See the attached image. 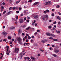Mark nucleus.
<instances>
[{
	"instance_id": "obj_23",
	"label": "nucleus",
	"mask_w": 61,
	"mask_h": 61,
	"mask_svg": "<svg viewBox=\"0 0 61 61\" xmlns=\"http://www.w3.org/2000/svg\"><path fill=\"white\" fill-rule=\"evenodd\" d=\"M24 52V51H23L22 52H21V53L20 54V55H22L23 54V53Z\"/></svg>"
},
{
	"instance_id": "obj_20",
	"label": "nucleus",
	"mask_w": 61,
	"mask_h": 61,
	"mask_svg": "<svg viewBox=\"0 0 61 61\" xmlns=\"http://www.w3.org/2000/svg\"><path fill=\"white\" fill-rule=\"evenodd\" d=\"M8 39H10L11 38V36H9L8 37Z\"/></svg>"
},
{
	"instance_id": "obj_11",
	"label": "nucleus",
	"mask_w": 61,
	"mask_h": 61,
	"mask_svg": "<svg viewBox=\"0 0 61 61\" xmlns=\"http://www.w3.org/2000/svg\"><path fill=\"white\" fill-rule=\"evenodd\" d=\"M20 22L21 23H23V22H24V20L22 19H20L19 20Z\"/></svg>"
},
{
	"instance_id": "obj_42",
	"label": "nucleus",
	"mask_w": 61,
	"mask_h": 61,
	"mask_svg": "<svg viewBox=\"0 0 61 61\" xmlns=\"http://www.w3.org/2000/svg\"><path fill=\"white\" fill-rule=\"evenodd\" d=\"M12 7H11L9 8V10H11V9H12Z\"/></svg>"
},
{
	"instance_id": "obj_12",
	"label": "nucleus",
	"mask_w": 61,
	"mask_h": 61,
	"mask_svg": "<svg viewBox=\"0 0 61 61\" xmlns=\"http://www.w3.org/2000/svg\"><path fill=\"white\" fill-rule=\"evenodd\" d=\"M56 18L59 20H60V19H61V18L59 17L58 16H56Z\"/></svg>"
},
{
	"instance_id": "obj_7",
	"label": "nucleus",
	"mask_w": 61,
	"mask_h": 61,
	"mask_svg": "<svg viewBox=\"0 0 61 61\" xmlns=\"http://www.w3.org/2000/svg\"><path fill=\"white\" fill-rule=\"evenodd\" d=\"M2 34L4 36H6L7 35V33L5 32L4 31L2 32Z\"/></svg>"
},
{
	"instance_id": "obj_30",
	"label": "nucleus",
	"mask_w": 61,
	"mask_h": 61,
	"mask_svg": "<svg viewBox=\"0 0 61 61\" xmlns=\"http://www.w3.org/2000/svg\"><path fill=\"white\" fill-rule=\"evenodd\" d=\"M41 42L42 43H45L44 40H42L41 41Z\"/></svg>"
},
{
	"instance_id": "obj_45",
	"label": "nucleus",
	"mask_w": 61,
	"mask_h": 61,
	"mask_svg": "<svg viewBox=\"0 0 61 61\" xmlns=\"http://www.w3.org/2000/svg\"><path fill=\"white\" fill-rule=\"evenodd\" d=\"M28 45H29V43H27L26 44V46H28Z\"/></svg>"
},
{
	"instance_id": "obj_29",
	"label": "nucleus",
	"mask_w": 61,
	"mask_h": 61,
	"mask_svg": "<svg viewBox=\"0 0 61 61\" xmlns=\"http://www.w3.org/2000/svg\"><path fill=\"white\" fill-rule=\"evenodd\" d=\"M53 39V38L52 37H50L49 39Z\"/></svg>"
},
{
	"instance_id": "obj_36",
	"label": "nucleus",
	"mask_w": 61,
	"mask_h": 61,
	"mask_svg": "<svg viewBox=\"0 0 61 61\" xmlns=\"http://www.w3.org/2000/svg\"><path fill=\"white\" fill-rule=\"evenodd\" d=\"M51 15L52 16H54V14L53 13H52L51 14Z\"/></svg>"
},
{
	"instance_id": "obj_59",
	"label": "nucleus",
	"mask_w": 61,
	"mask_h": 61,
	"mask_svg": "<svg viewBox=\"0 0 61 61\" xmlns=\"http://www.w3.org/2000/svg\"><path fill=\"white\" fill-rule=\"evenodd\" d=\"M12 9H13V10H15V7H13L12 8Z\"/></svg>"
},
{
	"instance_id": "obj_32",
	"label": "nucleus",
	"mask_w": 61,
	"mask_h": 61,
	"mask_svg": "<svg viewBox=\"0 0 61 61\" xmlns=\"http://www.w3.org/2000/svg\"><path fill=\"white\" fill-rule=\"evenodd\" d=\"M26 27V25H24L23 26V28H25Z\"/></svg>"
},
{
	"instance_id": "obj_3",
	"label": "nucleus",
	"mask_w": 61,
	"mask_h": 61,
	"mask_svg": "<svg viewBox=\"0 0 61 61\" xmlns=\"http://www.w3.org/2000/svg\"><path fill=\"white\" fill-rule=\"evenodd\" d=\"M45 4L46 5H52V2L51 1H49L45 3Z\"/></svg>"
},
{
	"instance_id": "obj_33",
	"label": "nucleus",
	"mask_w": 61,
	"mask_h": 61,
	"mask_svg": "<svg viewBox=\"0 0 61 61\" xmlns=\"http://www.w3.org/2000/svg\"><path fill=\"white\" fill-rule=\"evenodd\" d=\"M32 2V1L31 0H30L28 1V2H29V3H31Z\"/></svg>"
},
{
	"instance_id": "obj_60",
	"label": "nucleus",
	"mask_w": 61,
	"mask_h": 61,
	"mask_svg": "<svg viewBox=\"0 0 61 61\" xmlns=\"http://www.w3.org/2000/svg\"><path fill=\"white\" fill-rule=\"evenodd\" d=\"M40 51H41V52H43V50H42V49L40 50Z\"/></svg>"
},
{
	"instance_id": "obj_64",
	"label": "nucleus",
	"mask_w": 61,
	"mask_h": 61,
	"mask_svg": "<svg viewBox=\"0 0 61 61\" xmlns=\"http://www.w3.org/2000/svg\"><path fill=\"white\" fill-rule=\"evenodd\" d=\"M55 46L54 45H52V47H55Z\"/></svg>"
},
{
	"instance_id": "obj_28",
	"label": "nucleus",
	"mask_w": 61,
	"mask_h": 61,
	"mask_svg": "<svg viewBox=\"0 0 61 61\" xmlns=\"http://www.w3.org/2000/svg\"><path fill=\"white\" fill-rule=\"evenodd\" d=\"M53 36V34L50 33V35H49V36Z\"/></svg>"
},
{
	"instance_id": "obj_49",
	"label": "nucleus",
	"mask_w": 61,
	"mask_h": 61,
	"mask_svg": "<svg viewBox=\"0 0 61 61\" xmlns=\"http://www.w3.org/2000/svg\"><path fill=\"white\" fill-rule=\"evenodd\" d=\"M37 25V23H36L35 24V26H36V25Z\"/></svg>"
},
{
	"instance_id": "obj_15",
	"label": "nucleus",
	"mask_w": 61,
	"mask_h": 61,
	"mask_svg": "<svg viewBox=\"0 0 61 61\" xmlns=\"http://www.w3.org/2000/svg\"><path fill=\"white\" fill-rule=\"evenodd\" d=\"M15 28L14 27H11L10 28V29L11 30H12V29H14Z\"/></svg>"
},
{
	"instance_id": "obj_57",
	"label": "nucleus",
	"mask_w": 61,
	"mask_h": 61,
	"mask_svg": "<svg viewBox=\"0 0 61 61\" xmlns=\"http://www.w3.org/2000/svg\"><path fill=\"white\" fill-rule=\"evenodd\" d=\"M37 32H40V30H38L37 31Z\"/></svg>"
},
{
	"instance_id": "obj_61",
	"label": "nucleus",
	"mask_w": 61,
	"mask_h": 61,
	"mask_svg": "<svg viewBox=\"0 0 61 61\" xmlns=\"http://www.w3.org/2000/svg\"><path fill=\"white\" fill-rule=\"evenodd\" d=\"M12 41H14V39H11Z\"/></svg>"
},
{
	"instance_id": "obj_26",
	"label": "nucleus",
	"mask_w": 61,
	"mask_h": 61,
	"mask_svg": "<svg viewBox=\"0 0 61 61\" xmlns=\"http://www.w3.org/2000/svg\"><path fill=\"white\" fill-rule=\"evenodd\" d=\"M52 40L53 41H57L58 40L57 39H52Z\"/></svg>"
},
{
	"instance_id": "obj_53",
	"label": "nucleus",
	"mask_w": 61,
	"mask_h": 61,
	"mask_svg": "<svg viewBox=\"0 0 61 61\" xmlns=\"http://www.w3.org/2000/svg\"><path fill=\"white\" fill-rule=\"evenodd\" d=\"M29 20H27V23H29Z\"/></svg>"
},
{
	"instance_id": "obj_4",
	"label": "nucleus",
	"mask_w": 61,
	"mask_h": 61,
	"mask_svg": "<svg viewBox=\"0 0 61 61\" xmlns=\"http://www.w3.org/2000/svg\"><path fill=\"white\" fill-rule=\"evenodd\" d=\"M32 15L35 18H36V19L38 17V16L37 15H36V14H33Z\"/></svg>"
},
{
	"instance_id": "obj_6",
	"label": "nucleus",
	"mask_w": 61,
	"mask_h": 61,
	"mask_svg": "<svg viewBox=\"0 0 61 61\" xmlns=\"http://www.w3.org/2000/svg\"><path fill=\"white\" fill-rule=\"evenodd\" d=\"M18 34L19 35H20L22 33V30L21 29H20L18 31Z\"/></svg>"
},
{
	"instance_id": "obj_51",
	"label": "nucleus",
	"mask_w": 61,
	"mask_h": 61,
	"mask_svg": "<svg viewBox=\"0 0 61 61\" xmlns=\"http://www.w3.org/2000/svg\"><path fill=\"white\" fill-rule=\"evenodd\" d=\"M53 24H54V25L56 24V21H55L53 23Z\"/></svg>"
},
{
	"instance_id": "obj_24",
	"label": "nucleus",
	"mask_w": 61,
	"mask_h": 61,
	"mask_svg": "<svg viewBox=\"0 0 61 61\" xmlns=\"http://www.w3.org/2000/svg\"><path fill=\"white\" fill-rule=\"evenodd\" d=\"M20 2V0H19L18 1H16V4H18V3H19V2Z\"/></svg>"
},
{
	"instance_id": "obj_43",
	"label": "nucleus",
	"mask_w": 61,
	"mask_h": 61,
	"mask_svg": "<svg viewBox=\"0 0 61 61\" xmlns=\"http://www.w3.org/2000/svg\"><path fill=\"white\" fill-rule=\"evenodd\" d=\"M34 35H37V32H35L34 33Z\"/></svg>"
},
{
	"instance_id": "obj_8",
	"label": "nucleus",
	"mask_w": 61,
	"mask_h": 61,
	"mask_svg": "<svg viewBox=\"0 0 61 61\" xmlns=\"http://www.w3.org/2000/svg\"><path fill=\"white\" fill-rule=\"evenodd\" d=\"M39 3V2H36L33 4V6H35V5H36L38 4Z\"/></svg>"
},
{
	"instance_id": "obj_10",
	"label": "nucleus",
	"mask_w": 61,
	"mask_h": 61,
	"mask_svg": "<svg viewBox=\"0 0 61 61\" xmlns=\"http://www.w3.org/2000/svg\"><path fill=\"white\" fill-rule=\"evenodd\" d=\"M1 12H2L3 11V10L4 9V7L3 6H1Z\"/></svg>"
},
{
	"instance_id": "obj_62",
	"label": "nucleus",
	"mask_w": 61,
	"mask_h": 61,
	"mask_svg": "<svg viewBox=\"0 0 61 61\" xmlns=\"http://www.w3.org/2000/svg\"><path fill=\"white\" fill-rule=\"evenodd\" d=\"M19 9L20 10L21 9V7L19 8Z\"/></svg>"
},
{
	"instance_id": "obj_13",
	"label": "nucleus",
	"mask_w": 61,
	"mask_h": 61,
	"mask_svg": "<svg viewBox=\"0 0 61 61\" xmlns=\"http://www.w3.org/2000/svg\"><path fill=\"white\" fill-rule=\"evenodd\" d=\"M42 19H43V20H46V18H45V17L44 16H42Z\"/></svg>"
},
{
	"instance_id": "obj_27",
	"label": "nucleus",
	"mask_w": 61,
	"mask_h": 61,
	"mask_svg": "<svg viewBox=\"0 0 61 61\" xmlns=\"http://www.w3.org/2000/svg\"><path fill=\"white\" fill-rule=\"evenodd\" d=\"M44 43H46V42H47L48 41L47 40H44Z\"/></svg>"
},
{
	"instance_id": "obj_63",
	"label": "nucleus",
	"mask_w": 61,
	"mask_h": 61,
	"mask_svg": "<svg viewBox=\"0 0 61 61\" xmlns=\"http://www.w3.org/2000/svg\"><path fill=\"white\" fill-rule=\"evenodd\" d=\"M10 43L11 44H13V42L11 41H10Z\"/></svg>"
},
{
	"instance_id": "obj_1",
	"label": "nucleus",
	"mask_w": 61,
	"mask_h": 61,
	"mask_svg": "<svg viewBox=\"0 0 61 61\" xmlns=\"http://www.w3.org/2000/svg\"><path fill=\"white\" fill-rule=\"evenodd\" d=\"M17 40L19 43L22 46L23 43L21 42V41H22V39H21V38H20V37H19L17 39Z\"/></svg>"
},
{
	"instance_id": "obj_40",
	"label": "nucleus",
	"mask_w": 61,
	"mask_h": 61,
	"mask_svg": "<svg viewBox=\"0 0 61 61\" xmlns=\"http://www.w3.org/2000/svg\"><path fill=\"white\" fill-rule=\"evenodd\" d=\"M6 13V11H5L4 12H3V14H5Z\"/></svg>"
},
{
	"instance_id": "obj_37",
	"label": "nucleus",
	"mask_w": 61,
	"mask_h": 61,
	"mask_svg": "<svg viewBox=\"0 0 61 61\" xmlns=\"http://www.w3.org/2000/svg\"><path fill=\"white\" fill-rule=\"evenodd\" d=\"M52 36H53V37H55V36H56V35H55L54 34H52Z\"/></svg>"
},
{
	"instance_id": "obj_47",
	"label": "nucleus",
	"mask_w": 61,
	"mask_h": 61,
	"mask_svg": "<svg viewBox=\"0 0 61 61\" xmlns=\"http://www.w3.org/2000/svg\"><path fill=\"white\" fill-rule=\"evenodd\" d=\"M27 59H28V60H29V59H30V58L29 57H26Z\"/></svg>"
},
{
	"instance_id": "obj_56",
	"label": "nucleus",
	"mask_w": 61,
	"mask_h": 61,
	"mask_svg": "<svg viewBox=\"0 0 61 61\" xmlns=\"http://www.w3.org/2000/svg\"><path fill=\"white\" fill-rule=\"evenodd\" d=\"M34 23H36V20H34Z\"/></svg>"
},
{
	"instance_id": "obj_35",
	"label": "nucleus",
	"mask_w": 61,
	"mask_h": 61,
	"mask_svg": "<svg viewBox=\"0 0 61 61\" xmlns=\"http://www.w3.org/2000/svg\"><path fill=\"white\" fill-rule=\"evenodd\" d=\"M3 41H4V42H6V39H5L3 40Z\"/></svg>"
},
{
	"instance_id": "obj_38",
	"label": "nucleus",
	"mask_w": 61,
	"mask_h": 61,
	"mask_svg": "<svg viewBox=\"0 0 61 61\" xmlns=\"http://www.w3.org/2000/svg\"><path fill=\"white\" fill-rule=\"evenodd\" d=\"M28 39H31V37H30V36H28Z\"/></svg>"
},
{
	"instance_id": "obj_34",
	"label": "nucleus",
	"mask_w": 61,
	"mask_h": 61,
	"mask_svg": "<svg viewBox=\"0 0 61 61\" xmlns=\"http://www.w3.org/2000/svg\"><path fill=\"white\" fill-rule=\"evenodd\" d=\"M32 31H35V30L34 29V28H32Z\"/></svg>"
},
{
	"instance_id": "obj_39",
	"label": "nucleus",
	"mask_w": 61,
	"mask_h": 61,
	"mask_svg": "<svg viewBox=\"0 0 61 61\" xmlns=\"http://www.w3.org/2000/svg\"><path fill=\"white\" fill-rule=\"evenodd\" d=\"M60 24H61V22H60L59 21L58 22V25H60Z\"/></svg>"
},
{
	"instance_id": "obj_50",
	"label": "nucleus",
	"mask_w": 61,
	"mask_h": 61,
	"mask_svg": "<svg viewBox=\"0 0 61 61\" xmlns=\"http://www.w3.org/2000/svg\"><path fill=\"white\" fill-rule=\"evenodd\" d=\"M27 58L26 57H25L24 58V59H25V60H26Z\"/></svg>"
},
{
	"instance_id": "obj_14",
	"label": "nucleus",
	"mask_w": 61,
	"mask_h": 61,
	"mask_svg": "<svg viewBox=\"0 0 61 61\" xmlns=\"http://www.w3.org/2000/svg\"><path fill=\"white\" fill-rule=\"evenodd\" d=\"M52 55L53 56H54V57H56L57 56L56 55L54 54H52Z\"/></svg>"
},
{
	"instance_id": "obj_2",
	"label": "nucleus",
	"mask_w": 61,
	"mask_h": 61,
	"mask_svg": "<svg viewBox=\"0 0 61 61\" xmlns=\"http://www.w3.org/2000/svg\"><path fill=\"white\" fill-rule=\"evenodd\" d=\"M7 49V50L6 52V55H9V53L11 52V51H10V50H9V46H7L6 47Z\"/></svg>"
},
{
	"instance_id": "obj_48",
	"label": "nucleus",
	"mask_w": 61,
	"mask_h": 61,
	"mask_svg": "<svg viewBox=\"0 0 61 61\" xmlns=\"http://www.w3.org/2000/svg\"><path fill=\"white\" fill-rule=\"evenodd\" d=\"M46 11L47 12H49V10H46Z\"/></svg>"
},
{
	"instance_id": "obj_19",
	"label": "nucleus",
	"mask_w": 61,
	"mask_h": 61,
	"mask_svg": "<svg viewBox=\"0 0 61 61\" xmlns=\"http://www.w3.org/2000/svg\"><path fill=\"white\" fill-rule=\"evenodd\" d=\"M48 28L50 29H51L52 28V26L50 25L48 26Z\"/></svg>"
},
{
	"instance_id": "obj_55",
	"label": "nucleus",
	"mask_w": 61,
	"mask_h": 61,
	"mask_svg": "<svg viewBox=\"0 0 61 61\" xmlns=\"http://www.w3.org/2000/svg\"><path fill=\"white\" fill-rule=\"evenodd\" d=\"M26 17H25L24 18V20H26Z\"/></svg>"
},
{
	"instance_id": "obj_52",
	"label": "nucleus",
	"mask_w": 61,
	"mask_h": 61,
	"mask_svg": "<svg viewBox=\"0 0 61 61\" xmlns=\"http://www.w3.org/2000/svg\"><path fill=\"white\" fill-rule=\"evenodd\" d=\"M3 56H2L0 58V59H2V58H3Z\"/></svg>"
},
{
	"instance_id": "obj_25",
	"label": "nucleus",
	"mask_w": 61,
	"mask_h": 61,
	"mask_svg": "<svg viewBox=\"0 0 61 61\" xmlns=\"http://www.w3.org/2000/svg\"><path fill=\"white\" fill-rule=\"evenodd\" d=\"M9 2L10 3V4H12V0H9Z\"/></svg>"
},
{
	"instance_id": "obj_41",
	"label": "nucleus",
	"mask_w": 61,
	"mask_h": 61,
	"mask_svg": "<svg viewBox=\"0 0 61 61\" xmlns=\"http://www.w3.org/2000/svg\"><path fill=\"white\" fill-rule=\"evenodd\" d=\"M21 35H22V36H23L24 35H25V33H23L21 34Z\"/></svg>"
},
{
	"instance_id": "obj_18",
	"label": "nucleus",
	"mask_w": 61,
	"mask_h": 61,
	"mask_svg": "<svg viewBox=\"0 0 61 61\" xmlns=\"http://www.w3.org/2000/svg\"><path fill=\"white\" fill-rule=\"evenodd\" d=\"M11 13V11H9L7 13V14L8 15H9V14H10Z\"/></svg>"
},
{
	"instance_id": "obj_17",
	"label": "nucleus",
	"mask_w": 61,
	"mask_h": 61,
	"mask_svg": "<svg viewBox=\"0 0 61 61\" xmlns=\"http://www.w3.org/2000/svg\"><path fill=\"white\" fill-rule=\"evenodd\" d=\"M45 17L46 19H48V15H45Z\"/></svg>"
},
{
	"instance_id": "obj_31",
	"label": "nucleus",
	"mask_w": 61,
	"mask_h": 61,
	"mask_svg": "<svg viewBox=\"0 0 61 61\" xmlns=\"http://www.w3.org/2000/svg\"><path fill=\"white\" fill-rule=\"evenodd\" d=\"M59 7H60V6L59 5H57L56 6V7L58 8H59Z\"/></svg>"
},
{
	"instance_id": "obj_54",
	"label": "nucleus",
	"mask_w": 61,
	"mask_h": 61,
	"mask_svg": "<svg viewBox=\"0 0 61 61\" xmlns=\"http://www.w3.org/2000/svg\"><path fill=\"white\" fill-rule=\"evenodd\" d=\"M16 12V13H19V11H17Z\"/></svg>"
},
{
	"instance_id": "obj_5",
	"label": "nucleus",
	"mask_w": 61,
	"mask_h": 61,
	"mask_svg": "<svg viewBox=\"0 0 61 61\" xmlns=\"http://www.w3.org/2000/svg\"><path fill=\"white\" fill-rule=\"evenodd\" d=\"M19 48H16L15 49V53H17L18 52V51H19Z\"/></svg>"
},
{
	"instance_id": "obj_22",
	"label": "nucleus",
	"mask_w": 61,
	"mask_h": 61,
	"mask_svg": "<svg viewBox=\"0 0 61 61\" xmlns=\"http://www.w3.org/2000/svg\"><path fill=\"white\" fill-rule=\"evenodd\" d=\"M30 28V27L29 26L28 28H27L26 29V30H29Z\"/></svg>"
},
{
	"instance_id": "obj_21",
	"label": "nucleus",
	"mask_w": 61,
	"mask_h": 61,
	"mask_svg": "<svg viewBox=\"0 0 61 61\" xmlns=\"http://www.w3.org/2000/svg\"><path fill=\"white\" fill-rule=\"evenodd\" d=\"M46 35L48 36H49V35H50V33H47L46 34Z\"/></svg>"
},
{
	"instance_id": "obj_16",
	"label": "nucleus",
	"mask_w": 61,
	"mask_h": 61,
	"mask_svg": "<svg viewBox=\"0 0 61 61\" xmlns=\"http://www.w3.org/2000/svg\"><path fill=\"white\" fill-rule=\"evenodd\" d=\"M26 13V10H24V14L25 15H27V14Z\"/></svg>"
},
{
	"instance_id": "obj_44",
	"label": "nucleus",
	"mask_w": 61,
	"mask_h": 61,
	"mask_svg": "<svg viewBox=\"0 0 61 61\" xmlns=\"http://www.w3.org/2000/svg\"><path fill=\"white\" fill-rule=\"evenodd\" d=\"M27 36H25V37H24V38H25V39H27Z\"/></svg>"
},
{
	"instance_id": "obj_58",
	"label": "nucleus",
	"mask_w": 61,
	"mask_h": 61,
	"mask_svg": "<svg viewBox=\"0 0 61 61\" xmlns=\"http://www.w3.org/2000/svg\"><path fill=\"white\" fill-rule=\"evenodd\" d=\"M58 14L59 15H61V13L60 12H58Z\"/></svg>"
},
{
	"instance_id": "obj_9",
	"label": "nucleus",
	"mask_w": 61,
	"mask_h": 61,
	"mask_svg": "<svg viewBox=\"0 0 61 61\" xmlns=\"http://www.w3.org/2000/svg\"><path fill=\"white\" fill-rule=\"evenodd\" d=\"M54 52L56 53H58L59 52V51L58 50H56L54 51Z\"/></svg>"
},
{
	"instance_id": "obj_46",
	"label": "nucleus",
	"mask_w": 61,
	"mask_h": 61,
	"mask_svg": "<svg viewBox=\"0 0 61 61\" xmlns=\"http://www.w3.org/2000/svg\"><path fill=\"white\" fill-rule=\"evenodd\" d=\"M18 6H16L15 7V9H18Z\"/></svg>"
}]
</instances>
